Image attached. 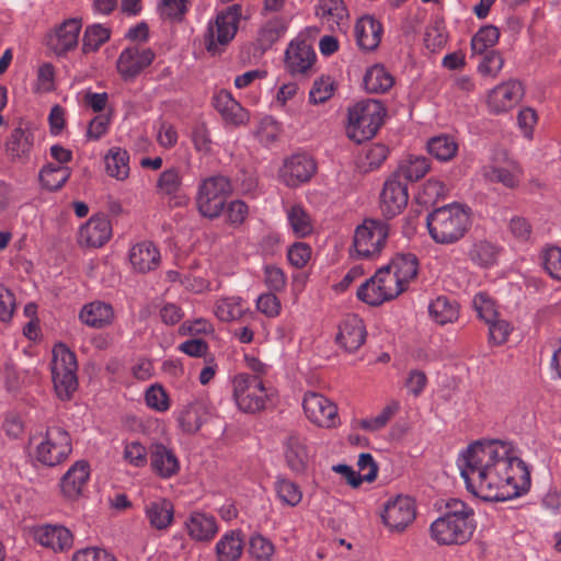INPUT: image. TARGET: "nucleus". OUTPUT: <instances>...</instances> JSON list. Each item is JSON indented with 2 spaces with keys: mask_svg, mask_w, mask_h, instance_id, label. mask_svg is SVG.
<instances>
[{
  "mask_svg": "<svg viewBox=\"0 0 561 561\" xmlns=\"http://www.w3.org/2000/svg\"><path fill=\"white\" fill-rule=\"evenodd\" d=\"M457 466L467 490L483 501H508L530 486L525 462L506 442H474L459 454Z\"/></svg>",
  "mask_w": 561,
  "mask_h": 561,
  "instance_id": "1",
  "label": "nucleus"
},
{
  "mask_svg": "<svg viewBox=\"0 0 561 561\" xmlns=\"http://www.w3.org/2000/svg\"><path fill=\"white\" fill-rule=\"evenodd\" d=\"M501 249L486 240L476 241L469 250V259L480 267H491L497 263Z\"/></svg>",
  "mask_w": 561,
  "mask_h": 561,
  "instance_id": "47",
  "label": "nucleus"
},
{
  "mask_svg": "<svg viewBox=\"0 0 561 561\" xmlns=\"http://www.w3.org/2000/svg\"><path fill=\"white\" fill-rule=\"evenodd\" d=\"M542 260L547 273L552 278L561 280V248L550 247L546 249Z\"/></svg>",
  "mask_w": 561,
  "mask_h": 561,
  "instance_id": "64",
  "label": "nucleus"
},
{
  "mask_svg": "<svg viewBox=\"0 0 561 561\" xmlns=\"http://www.w3.org/2000/svg\"><path fill=\"white\" fill-rule=\"evenodd\" d=\"M500 38V31L494 25L482 26L471 38L472 55H484Z\"/></svg>",
  "mask_w": 561,
  "mask_h": 561,
  "instance_id": "52",
  "label": "nucleus"
},
{
  "mask_svg": "<svg viewBox=\"0 0 561 561\" xmlns=\"http://www.w3.org/2000/svg\"><path fill=\"white\" fill-rule=\"evenodd\" d=\"M389 237V227L379 220H365L357 226L350 253L359 260L377 259L386 245Z\"/></svg>",
  "mask_w": 561,
  "mask_h": 561,
  "instance_id": "8",
  "label": "nucleus"
},
{
  "mask_svg": "<svg viewBox=\"0 0 561 561\" xmlns=\"http://www.w3.org/2000/svg\"><path fill=\"white\" fill-rule=\"evenodd\" d=\"M81 27L79 19L65 20L46 35L47 47L56 55H64L75 49L79 43Z\"/></svg>",
  "mask_w": 561,
  "mask_h": 561,
  "instance_id": "19",
  "label": "nucleus"
},
{
  "mask_svg": "<svg viewBox=\"0 0 561 561\" xmlns=\"http://www.w3.org/2000/svg\"><path fill=\"white\" fill-rule=\"evenodd\" d=\"M484 176L492 182H499L506 187L513 188L520 181L522 169L515 161H510L505 167L485 170Z\"/></svg>",
  "mask_w": 561,
  "mask_h": 561,
  "instance_id": "48",
  "label": "nucleus"
},
{
  "mask_svg": "<svg viewBox=\"0 0 561 561\" xmlns=\"http://www.w3.org/2000/svg\"><path fill=\"white\" fill-rule=\"evenodd\" d=\"M403 291L404 289L393 278L388 267L383 265L359 286L357 297L367 305L379 306L398 297Z\"/></svg>",
  "mask_w": 561,
  "mask_h": 561,
  "instance_id": "14",
  "label": "nucleus"
},
{
  "mask_svg": "<svg viewBox=\"0 0 561 561\" xmlns=\"http://www.w3.org/2000/svg\"><path fill=\"white\" fill-rule=\"evenodd\" d=\"M290 20L276 16L268 21L261 30L260 38L264 45H271L279 39L287 31Z\"/></svg>",
  "mask_w": 561,
  "mask_h": 561,
  "instance_id": "56",
  "label": "nucleus"
},
{
  "mask_svg": "<svg viewBox=\"0 0 561 561\" xmlns=\"http://www.w3.org/2000/svg\"><path fill=\"white\" fill-rule=\"evenodd\" d=\"M214 106L232 125H243L250 118L249 112L227 90H220L214 95Z\"/></svg>",
  "mask_w": 561,
  "mask_h": 561,
  "instance_id": "35",
  "label": "nucleus"
},
{
  "mask_svg": "<svg viewBox=\"0 0 561 561\" xmlns=\"http://www.w3.org/2000/svg\"><path fill=\"white\" fill-rule=\"evenodd\" d=\"M71 171L67 165L48 163L39 172V181L44 187L54 191L60 188L70 178Z\"/></svg>",
  "mask_w": 561,
  "mask_h": 561,
  "instance_id": "51",
  "label": "nucleus"
},
{
  "mask_svg": "<svg viewBox=\"0 0 561 561\" xmlns=\"http://www.w3.org/2000/svg\"><path fill=\"white\" fill-rule=\"evenodd\" d=\"M383 116V106L378 101L367 100L354 104L347 114V137L358 144L370 139L379 129Z\"/></svg>",
  "mask_w": 561,
  "mask_h": 561,
  "instance_id": "5",
  "label": "nucleus"
},
{
  "mask_svg": "<svg viewBox=\"0 0 561 561\" xmlns=\"http://www.w3.org/2000/svg\"><path fill=\"white\" fill-rule=\"evenodd\" d=\"M285 460L295 472H302L309 461V451L305 439L298 434H289L283 443Z\"/></svg>",
  "mask_w": 561,
  "mask_h": 561,
  "instance_id": "39",
  "label": "nucleus"
},
{
  "mask_svg": "<svg viewBox=\"0 0 561 561\" xmlns=\"http://www.w3.org/2000/svg\"><path fill=\"white\" fill-rule=\"evenodd\" d=\"M316 172L313 159L307 154H294L287 158L279 169V179L289 186L296 187L311 179Z\"/></svg>",
  "mask_w": 561,
  "mask_h": 561,
  "instance_id": "23",
  "label": "nucleus"
},
{
  "mask_svg": "<svg viewBox=\"0 0 561 561\" xmlns=\"http://www.w3.org/2000/svg\"><path fill=\"white\" fill-rule=\"evenodd\" d=\"M403 291L404 289L393 278L388 267L383 265L359 286L357 297L367 305L379 306L398 297Z\"/></svg>",
  "mask_w": 561,
  "mask_h": 561,
  "instance_id": "12",
  "label": "nucleus"
},
{
  "mask_svg": "<svg viewBox=\"0 0 561 561\" xmlns=\"http://www.w3.org/2000/svg\"><path fill=\"white\" fill-rule=\"evenodd\" d=\"M430 317L440 325L451 323L458 319L459 310L455 301L446 296H437L428 305Z\"/></svg>",
  "mask_w": 561,
  "mask_h": 561,
  "instance_id": "45",
  "label": "nucleus"
},
{
  "mask_svg": "<svg viewBox=\"0 0 561 561\" xmlns=\"http://www.w3.org/2000/svg\"><path fill=\"white\" fill-rule=\"evenodd\" d=\"M409 202L408 183L391 175L383 184L380 208L385 216L394 217L403 211Z\"/></svg>",
  "mask_w": 561,
  "mask_h": 561,
  "instance_id": "21",
  "label": "nucleus"
},
{
  "mask_svg": "<svg viewBox=\"0 0 561 561\" xmlns=\"http://www.w3.org/2000/svg\"><path fill=\"white\" fill-rule=\"evenodd\" d=\"M128 256L133 268L140 273L156 268L160 261L158 249L149 241L134 244Z\"/></svg>",
  "mask_w": 561,
  "mask_h": 561,
  "instance_id": "40",
  "label": "nucleus"
},
{
  "mask_svg": "<svg viewBox=\"0 0 561 561\" xmlns=\"http://www.w3.org/2000/svg\"><path fill=\"white\" fill-rule=\"evenodd\" d=\"M123 460L134 468H144L148 463L147 447L136 439H126L123 442Z\"/></svg>",
  "mask_w": 561,
  "mask_h": 561,
  "instance_id": "53",
  "label": "nucleus"
},
{
  "mask_svg": "<svg viewBox=\"0 0 561 561\" xmlns=\"http://www.w3.org/2000/svg\"><path fill=\"white\" fill-rule=\"evenodd\" d=\"M287 225L297 238H305L313 231V220L305 208L299 205L290 206L286 210Z\"/></svg>",
  "mask_w": 561,
  "mask_h": 561,
  "instance_id": "46",
  "label": "nucleus"
},
{
  "mask_svg": "<svg viewBox=\"0 0 561 561\" xmlns=\"http://www.w3.org/2000/svg\"><path fill=\"white\" fill-rule=\"evenodd\" d=\"M231 193L230 181L222 175H213L202 180L197 186L196 207L203 217L218 218Z\"/></svg>",
  "mask_w": 561,
  "mask_h": 561,
  "instance_id": "9",
  "label": "nucleus"
},
{
  "mask_svg": "<svg viewBox=\"0 0 561 561\" xmlns=\"http://www.w3.org/2000/svg\"><path fill=\"white\" fill-rule=\"evenodd\" d=\"M113 306L103 300H93L84 304L78 314L79 321L91 329H105L115 320Z\"/></svg>",
  "mask_w": 561,
  "mask_h": 561,
  "instance_id": "28",
  "label": "nucleus"
},
{
  "mask_svg": "<svg viewBox=\"0 0 561 561\" xmlns=\"http://www.w3.org/2000/svg\"><path fill=\"white\" fill-rule=\"evenodd\" d=\"M104 170L107 176L124 182L130 174L129 152L118 146L111 147L103 157Z\"/></svg>",
  "mask_w": 561,
  "mask_h": 561,
  "instance_id": "37",
  "label": "nucleus"
},
{
  "mask_svg": "<svg viewBox=\"0 0 561 561\" xmlns=\"http://www.w3.org/2000/svg\"><path fill=\"white\" fill-rule=\"evenodd\" d=\"M144 512L150 527L156 530H167L174 520V506L165 497L149 501Z\"/></svg>",
  "mask_w": 561,
  "mask_h": 561,
  "instance_id": "36",
  "label": "nucleus"
},
{
  "mask_svg": "<svg viewBox=\"0 0 561 561\" xmlns=\"http://www.w3.org/2000/svg\"><path fill=\"white\" fill-rule=\"evenodd\" d=\"M274 490L283 505L295 507L302 500L300 486L288 478L277 477L274 482Z\"/></svg>",
  "mask_w": 561,
  "mask_h": 561,
  "instance_id": "50",
  "label": "nucleus"
},
{
  "mask_svg": "<svg viewBox=\"0 0 561 561\" xmlns=\"http://www.w3.org/2000/svg\"><path fill=\"white\" fill-rule=\"evenodd\" d=\"M110 37L108 30L101 24H93L87 27L83 34L82 48L84 53L96 50Z\"/></svg>",
  "mask_w": 561,
  "mask_h": 561,
  "instance_id": "59",
  "label": "nucleus"
},
{
  "mask_svg": "<svg viewBox=\"0 0 561 561\" xmlns=\"http://www.w3.org/2000/svg\"><path fill=\"white\" fill-rule=\"evenodd\" d=\"M244 548L240 530L226 531L215 545L216 561H238Z\"/></svg>",
  "mask_w": 561,
  "mask_h": 561,
  "instance_id": "41",
  "label": "nucleus"
},
{
  "mask_svg": "<svg viewBox=\"0 0 561 561\" xmlns=\"http://www.w3.org/2000/svg\"><path fill=\"white\" fill-rule=\"evenodd\" d=\"M524 95L519 81L507 80L494 87L488 93L486 105L491 113L503 114L517 105Z\"/></svg>",
  "mask_w": 561,
  "mask_h": 561,
  "instance_id": "20",
  "label": "nucleus"
},
{
  "mask_svg": "<svg viewBox=\"0 0 561 561\" xmlns=\"http://www.w3.org/2000/svg\"><path fill=\"white\" fill-rule=\"evenodd\" d=\"M400 405L399 400L391 399L377 415L355 421V426L366 432H378L387 426L400 410Z\"/></svg>",
  "mask_w": 561,
  "mask_h": 561,
  "instance_id": "44",
  "label": "nucleus"
},
{
  "mask_svg": "<svg viewBox=\"0 0 561 561\" xmlns=\"http://www.w3.org/2000/svg\"><path fill=\"white\" fill-rule=\"evenodd\" d=\"M403 291L404 289L393 278L388 267L383 265L359 286L357 297L367 305L379 306L398 297Z\"/></svg>",
  "mask_w": 561,
  "mask_h": 561,
  "instance_id": "13",
  "label": "nucleus"
},
{
  "mask_svg": "<svg viewBox=\"0 0 561 561\" xmlns=\"http://www.w3.org/2000/svg\"><path fill=\"white\" fill-rule=\"evenodd\" d=\"M34 540L55 552H62L72 547L71 531L61 525H41L33 530Z\"/></svg>",
  "mask_w": 561,
  "mask_h": 561,
  "instance_id": "26",
  "label": "nucleus"
},
{
  "mask_svg": "<svg viewBox=\"0 0 561 561\" xmlns=\"http://www.w3.org/2000/svg\"><path fill=\"white\" fill-rule=\"evenodd\" d=\"M316 53L305 39H293L285 51V67L293 75H304L313 65Z\"/></svg>",
  "mask_w": 561,
  "mask_h": 561,
  "instance_id": "25",
  "label": "nucleus"
},
{
  "mask_svg": "<svg viewBox=\"0 0 561 561\" xmlns=\"http://www.w3.org/2000/svg\"><path fill=\"white\" fill-rule=\"evenodd\" d=\"M335 92V81L331 77H321L314 80L310 91L309 101L312 104H322L330 100Z\"/></svg>",
  "mask_w": 561,
  "mask_h": 561,
  "instance_id": "57",
  "label": "nucleus"
},
{
  "mask_svg": "<svg viewBox=\"0 0 561 561\" xmlns=\"http://www.w3.org/2000/svg\"><path fill=\"white\" fill-rule=\"evenodd\" d=\"M426 225L436 243H455L466 234L470 226V209L458 203L438 207L427 215Z\"/></svg>",
  "mask_w": 561,
  "mask_h": 561,
  "instance_id": "3",
  "label": "nucleus"
},
{
  "mask_svg": "<svg viewBox=\"0 0 561 561\" xmlns=\"http://www.w3.org/2000/svg\"><path fill=\"white\" fill-rule=\"evenodd\" d=\"M476 527L473 508L461 500L451 499L446 503V511L432 522L430 535L442 546L463 545L470 540Z\"/></svg>",
  "mask_w": 561,
  "mask_h": 561,
  "instance_id": "2",
  "label": "nucleus"
},
{
  "mask_svg": "<svg viewBox=\"0 0 561 561\" xmlns=\"http://www.w3.org/2000/svg\"><path fill=\"white\" fill-rule=\"evenodd\" d=\"M388 148L382 144H374L369 146L364 154L362 161V168L364 171H371L381 165V163L387 159Z\"/></svg>",
  "mask_w": 561,
  "mask_h": 561,
  "instance_id": "63",
  "label": "nucleus"
},
{
  "mask_svg": "<svg viewBox=\"0 0 561 561\" xmlns=\"http://www.w3.org/2000/svg\"><path fill=\"white\" fill-rule=\"evenodd\" d=\"M316 14L330 31L346 32L348 27V12L342 0H320Z\"/></svg>",
  "mask_w": 561,
  "mask_h": 561,
  "instance_id": "29",
  "label": "nucleus"
},
{
  "mask_svg": "<svg viewBox=\"0 0 561 561\" xmlns=\"http://www.w3.org/2000/svg\"><path fill=\"white\" fill-rule=\"evenodd\" d=\"M112 236V226L107 217L103 215L92 216L80 227L78 241L82 245L102 247Z\"/></svg>",
  "mask_w": 561,
  "mask_h": 561,
  "instance_id": "31",
  "label": "nucleus"
},
{
  "mask_svg": "<svg viewBox=\"0 0 561 561\" xmlns=\"http://www.w3.org/2000/svg\"><path fill=\"white\" fill-rule=\"evenodd\" d=\"M249 552L257 561H271L275 547L268 538L256 534L250 538Z\"/></svg>",
  "mask_w": 561,
  "mask_h": 561,
  "instance_id": "60",
  "label": "nucleus"
},
{
  "mask_svg": "<svg viewBox=\"0 0 561 561\" xmlns=\"http://www.w3.org/2000/svg\"><path fill=\"white\" fill-rule=\"evenodd\" d=\"M154 54L149 48L131 46L125 48L117 60V71L123 79L128 80L138 76L153 60Z\"/></svg>",
  "mask_w": 561,
  "mask_h": 561,
  "instance_id": "24",
  "label": "nucleus"
},
{
  "mask_svg": "<svg viewBox=\"0 0 561 561\" xmlns=\"http://www.w3.org/2000/svg\"><path fill=\"white\" fill-rule=\"evenodd\" d=\"M427 151L438 161L445 162L451 160L456 156L458 151V144L451 136L439 135L427 141Z\"/></svg>",
  "mask_w": 561,
  "mask_h": 561,
  "instance_id": "49",
  "label": "nucleus"
},
{
  "mask_svg": "<svg viewBox=\"0 0 561 561\" xmlns=\"http://www.w3.org/2000/svg\"><path fill=\"white\" fill-rule=\"evenodd\" d=\"M394 84L393 76L385 66L376 64L369 67L363 78L364 89L369 93H385Z\"/></svg>",
  "mask_w": 561,
  "mask_h": 561,
  "instance_id": "42",
  "label": "nucleus"
},
{
  "mask_svg": "<svg viewBox=\"0 0 561 561\" xmlns=\"http://www.w3.org/2000/svg\"><path fill=\"white\" fill-rule=\"evenodd\" d=\"M150 463L152 471L163 479L175 476L180 470V460L174 450L162 443L151 444Z\"/></svg>",
  "mask_w": 561,
  "mask_h": 561,
  "instance_id": "32",
  "label": "nucleus"
},
{
  "mask_svg": "<svg viewBox=\"0 0 561 561\" xmlns=\"http://www.w3.org/2000/svg\"><path fill=\"white\" fill-rule=\"evenodd\" d=\"M76 354L64 343L51 350L50 371L54 389L60 400H69L78 388Z\"/></svg>",
  "mask_w": 561,
  "mask_h": 561,
  "instance_id": "6",
  "label": "nucleus"
},
{
  "mask_svg": "<svg viewBox=\"0 0 561 561\" xmlns=\"http://www.w3.org/2000/svg\"><path fill=\"white\" fill-rule=\"evenodd\" d=\"M430 170V162L423 156L409 154L403 158L398 170L392 175H398L408 183L414 182L423 178Z\"/></svg>",
  "mask_w": 561,
  "mask_h": 561,
  "instance_id": "43",
  "label": "nucleus"
},
{
  "mask_svg": "<svg viewBox=\"0 0 561 561\" xmlns=\"http://www.w3.org/2000/svg\"><path fill=\"white\" fill-rule=\"evenodd\" d=\"M72 453L69 433L59 426L48 427L34 434L28 440V455L37 463L56 467L65 462Z\"/></svg>",
  "mask_w": 561,
  "mask_h": 561,
  "instance_id": "4",
  "label": "nucleus"
},
{
  "mask_svg": "<svg viewBox=\"0 0 561 561\" xmlns=\"http://www.w3.org/2000/svg\"><path fill=\"white\" fill-rule=\"evenodd\" d=\"M473 309L484 322L495 319L499 313L494 300L485 293H478L472 300Z\"/></svg>",
  "mask_w": 561,
  "mask_h": 561,
  "instance_id": "62",
  "label": "nucleus"
},
{
  "mask_svg": "<svg viewBox=\"0 0 561 561\" xmlns=\"http://www.w3.org/2000/svg\"><path fill=\"white\" fill-rule=\"evenodd\" d=\"M32 146V135L22 128H16L10 136L7 145V151L13 158H22L28 154Z\"/></svg>",
  "mask_w": 561,
  "mask_h": 561,
  "instance_id": "54",
  "label": "nucleus"
},
{
  "mask_svg": "<svg viewBox=\"0 0 561 561\" xmlns=\"http://www.w3.org/2000/svg\"><path fill=\"white\" fill-rule=\"evenodd\" d=\"M232 398L237 408L245 413H255L265 409L272 399L273 390L262 379L245 373L237 374L231 381Z\"/></svg>",
  "mask_w": 561,
  "mask_h": 561,
  "instance_id": "7",
  "label": "nucleus"
},
{
  "mask_svg": "<svg viewBox=\"0 0 561 561\" xmlns=\"http://www.w3.org/2000/svg\"><path fill=\"white\" fill-rule=\"evenodd\" d=\"M182 172L178 167L163 170L157 180V193L171 207H182L188 202L182 190Z\"/></svg>",
  "mask_w": 561,
  "mask_h": 561,
  "instance_id": "22",
  "label": "nucleus"
},
{
  "mask_svg": "<svg viewBox=\"0 0 561 561\" xmlns=\"http://www.w3.org/2000/svg\"><path fill=\"white\" fill-rule=\"evenodd\" d=\"M241 18V7L233 4L219 12L214 21H209L205 34V46L211 55L220 54L224 47L236 36Z\"/></svg>",
  "mask_w": 561,
  "mask_h": 561,
  "instance_id": "10",
  "label": "nucleus"
},
{
  "mask_svg": "<svg viewBox=\"0 0 561 561\" xmlns=\"http://www.w3.org/2000/svg\"><path fill=\"white\" fill-rule=\"evenodd\" d=\"M178 426L183 433H196L210 417V408L204 398H194L174 411Z\"/></svg>",
  "mask_w": 561,
  "mask_h": 561,
  "instance_id": "17",
  "label": "nucleus"
},
{
  "mask_svg": "<svg viewBox=\"0 0 561 561\" xmlns=\"http://www.w3.org/2000/svg\"><path fill=\"white\" fill-rule=\"evenodd\" d=\"M503 66L504 59L502 55L496 50H491L483 55L477 70L481 76L494 79L501 72Z\"/></svg>",
  "mask_w": 561,
  "mask_h": 561,
  "instance_id": "61",
  "label": "nucleus"
},
{
  "mask_svg": "<svg viewBox=\"0 0 561 561\" xmlns=\"http://www.w3.org/2000/svg\"><path fill=\"white\" fill-rule=\"evenodd\" d=\"M145 402L149 409L159 413H164L171 408V400L167 390L158 383L146 389Z\"/></svg>",
  "mask_w": 561,
  "mask_h": 561,
  "instance_id": "55",
  "label": "nucleus"
},
{
  "mask_svg": "<svg viewBox=\"0 0 561 561\" xmlns=\"http://www.w3.org/2000/svg\"><path fill=\"white\" fill-rule=\"evenodd\" d=\"M382 25L373 15H364L356 21L354 33L358 47L363 50H375L382 36Z\"/></svg>",
  "mask_w": 561,
  "mask_h": 561,
  "instance_id": "33",
  "label": "nucleus"
},
{
  "mask_svg": "<svg viewBox=\"0 0 561 561\" xmlns=\"http://www.w3.org/2000/svg\"><path fill=\"white\" fill-rule=\"evenodd\" d=\"M298 90V84L295 82L282 84L275 94L272 105L288 115H293L294 110L290 106V102L295 101Z\"/></svg>",
  "mask_w": 561,
  "mask_h": 561,
  "instance_id": "58",
  "label": "nucleus"
},
{
  "mask_svg": "<svg viewBox=\"0 0 561 561\" xmlns=\"http://www.w3.org/2000/svg\"><path fill=\"white\" fill-rule=\"evenodd\" d=\"M403 291L404 289L393 278L388 267L383 265L359 286L357 297L367 305L379 306L398 297Z\"/></svg>",
  "mask_w": 561,
  "mask_h": 561,
  "instance_id": "11",
  "label": "nucleus"
},
{
  "mask_svg": "<svg viewBox=\"0 0 561 561\" xmlns=\"http://www.w3.org/2000/svg\"><path fill=\"white\" fill-rule=\"evenodd\" d=\"M385 266L404 290L409 288L419 273V261L412 253H398Z\"/></svg>",
  "mask_w": 561,
  "mask_h": 561,
  "instance_id": "34",
  "label": "nucleus"
},
{
  "mask_svg": "<svg viewBox=\"0 0 561 561\" xmlns=\"http://www.w3.org/2000/svg\"><path fill=\"white\" fill-rule=\"evenodd\" d=\"M302 409L307 420L318 427L335 428L340 424L336 404L319 392H306L302 398Z\"/></svg>",
  "mask_w": 561,
  "mask_h": 561,
  "instance_id": "15",
  "label": "nucleus"
},
{
  "mask_svg": "<svg viewBox=\"0 0 561 561\" xmlns=\"http://www.w3.org/2000/svg\"><path fill=\"white\" fill-rule=\"evenodd\" d=\"M380 516L390 531L401 533L415 519V502L408 495L391 497L383 504Z\"/></svg>",
  "mask_w": 561,
  "mask_h": 561,
  "instance_id": "16",
  "label": "nucleus"
},
{
  "mask_svg": "<svg viewBox=\"0 0 561 561\" xmlns=\"http://www.w3.org/2000/svg\"><path fill=\"white\" fill-rule=\"evenodd\" d=\"M336 343L346 352L357 351L366 340V328L356 314H347L339 325Z\"/></svg>",
  "mask_w": 561,
  "mask_h": 561,
  "instance_id": "27",
  "label": "nucleus"
},
{
  "mask_svg": "<svg viewBox=\"0 0 561 561\" xmlns=\"http://www.w3.org/2000/svg\"><path fill=\"white\" fill-rule=\"evenodd\" d=\"M249 311L245 300L240 296L218 297L213 306L214 316L221 322H234L243 318Z\"/></svg>",
  "mask_w": 561,
  "mask_h": 561,
  "instance_id": "38",
  "label": "nucleus"
},
{
  "mask_svg": "<svg viewBox=\"0 0 561 561\" xmlns=\"http://www.w3.org/2000/svg\"><path fill=\"white\" fill-rule=\"evenodd\" d=\"M188 537L197 542H208L217 535L219 527L214 515L201 511L192 512L184 522Z\"/></svg>",
  "mask_w": 561,
  "mask_h": 561,
  "instance_id": "30",
  "label": "nucleus"
},
{
  "mask_svg": "<svg viewBox=\"0 0 561 561\" xmlns=\"http://www.w3.org/2000/svg\"><path fill=\"white\" fill-rule=\"evenodd\" d=\"M90 474V465L85 460L71 465L58 482L61 496L68 502L79 500L88 485Z\"/></svg>",
  "mask_w": 561,
  "mask_h": 561,
  "instance_id": "18",
  "label": "nucleus"
}]
</instances>
